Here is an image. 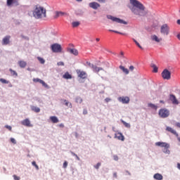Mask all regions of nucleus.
I'll return each mask as SVG.
<instances>
[{"label":"nucleus","instance_id":"13","mask_svg":"<svg viewBox=\"0 0 180 180\" xmlns=\"http://www.w3.org/2000/svg\"><path fill=\"white\" fill-rule=\"evenodd\" d=\"M21 124H22V126H26L27 127H33V125L30 124V120L28 118L21 121Z\"/></svg>","mask_w":180,"mask_h":180},{"label":"nucleus","instance_id":"37","mask_svg":"<svg viewBox=\"0 0 180 180\" xmlns=\"http://www.w3.org/2000/svg\"><path fill=\"white\" fill-rule=\"evenodd\" d=\"M37 60L39 61V63L41 64H44V63H46V60H44V58L40 57V56H38L37 57Z\"/></svg>","mask_w":180,"mask_h":180},{"label":"nucleus","instance_id":"21","mask_svg":"<svg viewBox=\"0 0 180 180\" xmlns=\"http://www.w3.org/2000/svg\"><path fill=\"white\" fill-rule=\"evenodd\" d=\"M169 147H171V146H170L169 143L167 147H165V148L162 149V152H163L165 154H170V153H171V151L169 150Z\"/></svg>","mask_w":180,"mask_h":180},{"label":"nucleus","instance_id":"8","mask_svg":"<svg viewBox=\"0 0 180 180\" xmlns=\"http://www.w3.org/2000/svg\"><path fill=\"white\" fill-rule=\"evenodd\" d=\"M161 75L163 79H167V81H169V79H171V72H169V70H168L167 69L163 70Z\"/></svg>","mask_w":180,"mask_h":180},{"label":"nucleus","instance_id":"1","mask_svg":"<svg viewBox=\"0 0 180 180\" xmlns=\"http://www.w3.org/2000/svg\"><path fill=\"white\" fill-rule=\"evenodd\" d=\"M129 2L131 5L128 4L127 8L130 9L131 12L134 13V15H136L137 16H146V7L144 5L141 4V2L138 0H129Z\"/></svg>","mask_w":180,"mask_h":180},{"label":"nucleus","instance_id":"45","mask_svg":"<svg viewBox=\"0 0 180 180\" xmlns=\"http://www.w3.org/2000/svg\"><path fill=\"white\" fill-rule=\"evenodd\" d=\"M5 127L6 129H8L9 131H12V127H11L10 125H6Z\"/></svg>","mask_w":180,"mask_h":180},{"label":"nucleus","instance_id":"6","mask_svg":"<svg viewBox=\"0 0 180 180\" xmlns=\"http://www.w3.org/2000/svg\"><path fill=\"white\" fill-rule=\"evenodd\" d=\"M160 33L165 36L169 34V26L167 24H164L160 27Z\"/></svg>","mask_w":180,"mask_h":180},{"label":"nucleus","instance_id":"10","mask_svg":"<svg viewBox=\"0 0 180 180\" xmlns=\"http://www.w3.org/2000/svg\"><path fill=\"white\" fill-rule=\"evenodd\" d=\"M11 43V35H6L2 39L1 44L2 46H8Z\"/></svg>","mask_w":180,"mask_h":180},{"label":"nucleus","instance_id":"42","mask_svg":"<svg viewBox=\"0 0 180 180\" xmlns=\"http://www.w3.org/2000/svg\"><path fill=\"white\" fill-rule=\"evenodd\" d=\"M33 82H39V84H41L43 82V80H41V79L36 78V79H33Z\"/></svg>","mask_w":180,"mask_h":180},{"label":"nucleus","instance_id":"58","mask_svg":"<svg viewBox=\"0 0 180 180\" xmlns=\"http://www.w3.org/2000/svg\"><path fill=\"white\" fill-rule=\"evenodd\" d=\"M129 70H130L131 71H133V70H134V66L131 65V66L129 67Z\"/></svg>","mask_w":180,"mask_h":180},{"label":"nucleus","instance_id":"16","mask_svg":"<svg viewBox=\"0 0 180 180\" xmlns=\"http://www.w3.org/2000/svg\"><path fill=\"white\" fill-rule=\"evenodd\" d=\"M118 135V136H117ZM115 139H117L118 140H121V141H124V136L122 132H118L117 134H115Z\"/></svg>","mask_w":180,"mask_h":180},{"label":"nucleus","instance_id":"38","mask_svg":"<svg viewBox=\"0 0 180 180\" xmlns=\"http://www.w3.org/2000/svg\"><path fill=\"white\" fill-rule=\"evenodd\" d=\"M79 25V22L75 21L72 23V27H78V25Z\"/></svg>","mask_w":180,"mask_h":180},{"label":"nucleus","instance_id":"22","mask_svg":"<svg viewBox=\"0 0 180 180\" xmlns=\"http://www.w3.org/2000/svg\"><path fill=\"white\" fill-rule=\"evenodd\" d=\"M68 51L69 53H70V54H73L74 56H78V50L75 49H69Z\"/></svg>","mask_w":180,"mask_h":180},{"label":"nucleus","instance_id":"47","mask_svg":"<svg viewBox=\"0 0 180 180\" xmlns=\"http://www.w3.org/2000/svg\"><path fill=\"white\" fill-rule=\"evenodd\" d=\"M113 159L115 160V161H119V157L117 156V155H115L113 156Z\"/></svg>","mask_w":180,"mask_h":180},{"label":"nucleus","instance_id":"43","mask_svg":"<svg viewBox=\"0 0 180 180\" xmlns=\"http://www.w3.org/2000/svg\"><path fill=\"white\" fill-rule=\"evenodd\" d=\"M101 165H102V163L101 162H98L96 165H94V168H96V169H99V167H101Z\"/></svg>","mask_w":180,"mask_h":180},{"label":"nucleus","instance_id":"5","mask_svg":"<svg viewBox=\"0 0 180 180\" xmlns=\"http://www.w3.org/2000/svg\"><path fill=\"white\" fill-rule=\"evenodd\" d=\"M51 49L53 53H61L63 51V48L60 44H53L51 46Z\"/></svg>","mask_w":180,"mask_h":180},{"label":"nucleus","instance_id":"25","mask_svg":"<svg viewBox=\"0 0 180 180\" xmlns=\"http://www.w3.org/2000/svg\"><path fill=\"white\" fill-rule=\"evenodd\" d=\"M18 65H20V68H25L27 65V63L23 60H20L18 61Z\"/></svg>","mask_w":180,"mask_h":180},{"label":"nucleus","instance_id":"11","mask_svg":"<svg viewBox=\"0 0 180 180\" xmlns=\"http://www.w3.org/2000/svg\"><path fill=\"white\" fill-rule=\"evenodd\" d=\"M119 102H122V103L127 104L130 102V98L128 96H121L118 98Z\"/></svg>","mask_w":180,"mask_h":180},{"label":"nucleus","instance_id":"28","mask_svg":"<svg viewBox=\"0 0 180 180\" xmlns=\"http://www.w3.org/2000/svg\"><path fill=\"white\" fill-rule=\"evenodd\" d=\"M13 4L18 5V1L16 0H7V6H11Z\"/></svg>","mask_w":180,"mask_h":180},{"label":"nucleus","instance_id":"33","mask_svg":"<svg viewBox=\"0 0 180 180\" xmlns=\"http://www.w3.org/2000/svg\"><path fill=\"white\" fill-rule=\"evenodd\" d=\"M122 123L127 127V129H130L131 125L129 123L126 122V121H124L123 120H121Z\"/></svg>","mask_w":180,"mask_h":180},{"label":"nucleus","instance_id":"63","mask_svg":"<svg viewBox=\"0 0 180 180\" xmlns=\"http://www.w3.org/2000/svg\"><path fill=\"white\" fill-rule=\"evenodd\" d=\"M177 168H178V169H180V163L177 164Z\"/></svg>","mask_w":180,"mask_h":180},{"label":"nucleus","instance_id":"12","mask_svg":"<svg viewBox=\"0 0 180 180\" xmlns=\"http://www.w3.org/2000/svg\"><path fill=\"white\" fill-rule=\"evenodd\" d=\"M169 101L172 103L173 105H179V101L176 99V97L174 94H170L169 97Z\"/></svg>","mask_w":180,"mask_h":180},{"label":"nucleus","instance_id":"50","mask_svg":"<svg viewBox=\"0 0 180 180\" xmlns=\"http://www.w3.org/2000/svg\"><path fill=\"white\" fill-rule=\"evenodd\" d=\"M57 65H62L64 66V62H58Z\"/></svg>","mask_w":180,"mask_h":180},{"label":"nucleus","instance_id":"32","mask_svg":"<svg viewBox=\"0 0 180 180\" xmlns=\"http://www.w3.org/2000/svg\"><path fill=\"white\" fill-rule=\"evenodd\" d=\"M148 106L151 108V109H154V110H157V109H158V106L153 103H148Z\"/></svg>","mask_w":180,"mask_h":180},{"label":"nucleus","instance_id":"39","mask_svg":"<svg viewBox=\"0 0 180 180\" xmlns=\"http://www.w3.org/2000/svg\"><path fill=\"white\" fill-rule=\"evenodd\" d=\"M132 40L135 42V44H136V46L141 49V50H143L142 46H140V44L135 39H132Z\"/></svg>","mask_w":180,"mask_h":180},{"label":"nucleus","instance_id":"34","mask_svg":"<svg viewBox=\"0 0 180 180\" xmlns=\"http://www.w3.org/2000/svg\"><path fill=\"white\" fill-rule=\"evenodd\" d=\"M152 40H153L154 41H157V43H160V41H161L160 39H158V37H157V35H153L152 37Z\"/></svg>","mask_w":180,"mask_h":180},{"label":"nucleus","instance_id":"61","mask_svg":"<svg viewBox=\"0 0 180 180\" xmlns=\"http://www.w3.org/2000/svg\"><path fill=\"white\" fill-rule=\"evenodd\" d=\"M120 56H121V57H124V53L123 52H120Z\"/></svg>","mask_w":180,"mask_h":180},{"label":"nucleus","instance_id":"31","mask_svg":"<svg viewBox=\"0 0 180 180\" xmlns=\"http://www.w3.org/2000/svg\"><path fill=\"white\" fill-rule=\"evenodd\" d=\"M64 15H67V13H64L63 11H57L56 13V18H58V16H64Z\"/></svg>","mask_w":180,"mask_h":180},{"label":"nucleus","instance_id":"51","mask_svg":"<svg viewBox=\"0 0 180 180\" xmlns=\"http://www.w3.org/2000/svg\"><path fill=\"white\" fill-rule=\"evenodd\" d=\"M35 101H37L39 102V103H43V101H42L41 100H40V98H37L35 99Z\"/></svg>","mask_w":180,"mask_h":180},{"label":"nucleus","instance_id":"24","mask_svg":"<svg viewBox=\"0 0 180 180\" xmlns=\"http://www.w3.org/2000/svg\"><path fill=\"white\" fill-rule=\"evenodd\" d=\"M63 78L65 79H71L72 78V75H71L68 72H66L63 75Z\"/></svg>","mask_w":180,"mask_h":180},{"label":"nucleus","instance_id":"20","mask_svg":"<svg viewBox=\"0 0 180 180\" xmlns=\"http://www.w3.org/2000/svg\"><path fill=\"white\" fill-rule=\"evenodd\" d=\"M153 178H154V179H156V180H162L163 179L162 174H161L160 173L155 174L153 176Z\"/></svg>","mask_w":180,"mask_h":180},{"label":"nucleus","instance_id":"27","mask_svg":"<svg viewBox=\"0 0 180 180\" xmlns=\"http://www.w3.org/2000/svg\"><path fill=\"white\" fill-rule=\"evenodd\" d=\"M150 67H151V68H153V72H155V73L158 72V67H157V65H155V64L151 63Z\"/></svg>","mask_w":180,"mask_h":180},{"label":"nucleus","instance_id":"15","mask_svg":"<svg viewBox=\"0 0 180 180\" xmlns=\"http://www.w3.org/2000/svg\"><path fill=\"white\" fill-rule=\"evenodd\" d=\"M155 146H157L158 147H162V148H165V147H168V145L169 143H167V142H161V141H159V142H156L155 143Z\"/></svg>","mask_w":180,"mask_h":180},{"label":"nucleus","instance_id":"55","mask_svg":"<svg viewBox=\"0 0 180 180\" xmlns=\"http://www.w3.org/2000/svg\"><path fill=\"white\" fill-rule=\"evenodd\" d=\"M98 2H101V4H105V2H106L105 0H97Z\"/></svg>","mask_w":180,"mask_h":180},{"label":"nucleus","instance_id":"36","mask_svg":"<svg viewBox=\"0 0 180 180\" xmlns=\"http://www.w3.org/2000/svg\"><path fill=\"white\" fill-rule=\"evenodd\" d=\"M109 32H112L113 33H117L118 34H122V36H126V33L120 32L119 31L109 30Z\"/></svg>","mask_w":180,"mask_h":180},{"label":"nucleus","instance_id":"41","mask_svg":"<svg viewBox=\"0 0 180 180\" xmlns=\"http://www.w3.org/2000/svg\"><path fill=\"white\" fill-rule=\"evenodd\" d=\"M32 165H33V167H35L37 171H39V165H37V164H36V162H34V161L32 162Z\"/></svg>","mask_w":180,"mask_h":180},{"label":"nucleus","instance_id":"18","mask_svg":"<svg viewBox=\"0 0 180 180\" xmlns=\"http://www.w3.org/2000/svg\"><path fill=\"white\" fill-rule=\"evenodd\" d=\"M0 82H1L2 84H8L9 88H12V86H13L12 85V83H11V82H9L8 80H6L5 79H2V78L0 79Z\"/></svg>","mask_w":180,"mask_h":180},{"label":"nucleus","instance_id":"53","mask_svg":"<svg viewBox=\"0 0 180 180\" xmlns=\"http://www.w3.org/2000/svg\"><path fill=\"white\" fill-rule=\"evenodd\" d=\"M83 115H88V110L86 109L83 110Z\"/></svg>","mask_w":180,"mask_h":180},{"label":"nucleus","instance_id":"52","mask_svg":"<svg viewBox=\"0 0 180 180\" xmlns=\"http://www.w3.org/2000/svg\"><path fill=\"white\" fill-rule=\"evenodd\" d=\"M58 126V127H60L61 129H64V124H63V123L59 124Z\"/></svg>","mask_w":180,"mask_h":180},{"label":"nucleus","instance_id":"59","mask_svg":"<svg viewBox=\"0 0 180 180\" xmlns=\"http://www.w3.org/2000/svg\"><path fill=\"white\" fill-rule=\"evenodd\" d=\"M113 176H114V178H117V173L114 172L113 173Z\"/></svg>","mask_w":180,"mask_h":180},{"label":"nucleus","instance_id":"26","mask_svg":"<svg viewBox=\"0 0 180 180\" xmlns=\"http://www.w3.org/2000/svg\"><path fill=\"white\" fill-rule=\"evenodd\" d=\"M50 120H51L52 123H58L60 122L56 116L50 117Z\"/></svg>","mask_w":180,"mask_h":180},{"label":"nucleus","instance_id":"44","mask_svg":"<svg viewBox=\"0 0 180 180\" xmlns=\"http://www.w3.org/2000/svg\"><path fill=\"white\" fill-rule=\"evenodd\" d=\"M67 167H68V162L65 161L63 165V168L65 169Z\"/></svg>","mask_w":180,"mask_h":180},{"label":"nucleus","instance_id":"40","mask_svg":"<svg viewBox=\"0 0 180 180\" xmlns=\"http://www.w3.org/2000/svg\"><path fill=\"white\" fill-rule=\"evenodd\" d=\"M41 84L42 86H44V88H46V89H50V86H49V84L45 83L44 81H42V82Z\"/></svg>","mask_w":180,"mask_h":180},{"label":"nucleus","instance_id":"60","mask_svg":"<svg viewBox=\"0 0 180 180\" xmlns=\"http://www.w3.org/2000/svg\"><path fill=\"white\" fill-rule=\"evenodd\" d=\"M79 12L80 13H77V15H84V12H82V11L79 10Z\"/></svg>","mask_w":180,"mask_h":180},{"label":"nucleus","instance_id":"54","mask_svg":"<svg viewBox=\"0 0 180 180\" xmlns=\"http://www.w3.org/2000/svg\"><path fill=\"white\" fill-rule=\"evenodd\" d=\"M175 126H176V127H179L180 129V122H176Z\"/></svg>","mask_w":180,"mask_h":180},{"label":"nucleus","instance_id":"3","mask_svg":"<svg viewBox=\"0 0 180 180\" xmlns=\"http://www.w3.org/2000/svg\"><path fill=\"white\" fill-rule=\"evenodd\" d=\"M84 65H86V67H89V68H91L93 72H96L97 74L98 72H99V71H103V68L97 67L96 65L91 63L90 62H86Z\"/></svg>","mask_w":180,"mask_h":180},{"label":"nucleus","instance_id":"2","mask_svg":"<svg viewBox=\"0 0 180 180\" xmlns=\"http://www.w3.org/2000/svg\"><path fill=\"white\" fill-rule=\"evenodd\" d=\"M34 17L36 19H41V15L46 18V9L41 6H37L33 12Z\"/></svg>","mask_w":180,"mask_h":180},{"label":"nucleus","instance_id":"48","mask_svg":"<svg viewBox=\"0 0 180 180\" xmlns=\"http://www.w3.org/2000/svg\"><path fill=\"white\" fill-rule=\"evenodd\" d=\"M11 141L13 144H16V140L14 138H11Z\"/></svg>","mask_w":180,"mask_h":180},{"label":"nucleus","instance_id":"19","mask_svg":"<svg viewBox=\"0 0 180 180\" xmlns=\"http://www.w3.org/2000/svg\"><path fill=\"white\" fill-rule=\"evenodd\" d=\"M63 101V105H65V106H68V108H70V109H72V103H70V101H68V100H62Z\"/></svg>","mask_w":180,"mask_h":180},{"label":"nucleus","instance_id":"29","mask_svg":"<svg viewBox=\"0 0 180 180\" xmlns=\"http://www.w3.org/2000/svg\"><path fill=\"white\" fill-rule=\"evenodd\" d=\"M9 71L12 77H13L14 78H16L18 77V72H16V71L12 70L11 68L9 69Z\"/></svg>","mask_w":180,"mask_h":180},{"label":"nucleus","instance_id":"62","mask_svg":"<svg viewBox=\"0 0 180 180\" xmlns=\"http://www.w3.org/2000/svg\"><path fill=\"white\" fill-rule=\"evenodd\" d=\"M127 174H128V175H131V174L130 173V172H129L128 170H126Z\"/></svg>","mask_w":180,"mask_h":180},{"label":"nucleus","instance_id":"49","mask_svg":"<svg viewBox=\"0 0 180 180\" xmlns=\"http://www.w3.org/2000/svg\"><path fill=\"white\" fill-rule=\"evenodd\" d=\"M110 101H112V99H110V98H105V102H106V103H108V102H110Z\"/></svg>","mask_w":180,"mask_h":180},{"label":"nucleus","instance_id":"56","mask_svg":"<svg viewBox=\"0 0 180 180\" xmlns=\"http://www.w3.org/2000/svg\"><path fill=\"white\" fill-rule=\"evenodd\" d=\"M76 158V160H77V161H80L81 158H79V157L78 156V155L75 156Z\"/></svg>","mask_w":180,"mask_h":180},{"label":"nucleus","instance_id":"14","mask_svg":"<svg viewBox=\"0 0 180 180\" xmlns=\"http://www.w3.org/2000/svg\"><path fill=\"white\" fill-rule=\"evenodd\" d=\"M89 6L92 9L96 10L98 9V8H101V4L94 1V2L89 3Z\"/></svg>","mask_w":180,"mask_h":180},{"label":"nucleus","instance_id":"23","mask_svg":"<svg viewBox=\"0 0 180 180\" xmlns=\"http://www.w3.org/2000/svg\"><path fill=\"white\" fill-rule=\"evenodd\" d=\"M30 108H31V110H32V112H35V113H39L40 108L36 107L34 105H31Z\"/></svg>","mask_w":180,"mask_h":180},{"label":"nucleus","instance_id":"64","mask_svg":"<svg viewBox=\"0 0 180 180\" xmlns=\"http://www.w3.org/2000/svg\"><path fill=\"white\" fill-rule=\"evenodd\" d=\"M176 23H177V25H180V20H177Z\"/></svg>","mask_w":180,"mask_h":180},{"label":"nucleus","instance_id":"30","mask_svg":"<svg viewBox=\"0 0 180 180\" xmlns=\"http://www.w3.org/2000/svg\"><path fill=\"white\" fill-rule=\"evenodd\" d=\"M120 69L122 70V71H123V72H124V74L127 75L129 74V69L124 68V66L120 65Z\"/></svg>","mask_w":180,"mask_h":180},{"label":"nucleus","instance_id":"46","mask_svg":"<svg viewBox=\"0 0 180 180\" xmlns=\"http://www.w3.org/2000/svg\"><path fill=\"white\" fill-rule=\"evenodd\" d=\"M13 176L15 180H20V177L16 176V174H14Z\"/></svg>","mask_w":180,"mask_h":180},{"label":"nucleus","instance_id":"57","mask_svg":"<svg viewBox=\"0 0 180 180\" xmlns=\"http://www.w3.org/2000/svg\"><path fill=\"white\" fill-rule=\"evenodd\" d=\"M70 154H72V155H73V157H75L77 155V154L72 151L70 150Z\"/></svg>","mask_w":180,"mask_h":180},{"label":"nucleus","instance_id":"4","mask_svg":"<svg viewBox=\"0 0 180 180\" xmlns=\"http://www.w3.org/2000/svg\"><path fill=\"white\" fill-rule=\"evenodd\" d=\"M107 19H110V20H112V22H116V23H120L121 25H127V22L116 17H113V15H108Z\"/></svg>","mask_w":180,"mask_h":180},{"label":"nucleus","instance_id":"35","mask_svg":"<svg viewBox=\"0 0 180 180\" xmlns=\"http://www.w3.org/2000/svg\"><path fill=\"white\" fill-rule=\"evenodd\" d=\"M83 101L82 98L77 96L75 98L76 103H81Z\"/></svg>","mask_w":180,"mask_h":180},{"label":"nucleus","instance_id":"7","mask_svg":"<svg viewBox=\"0 0 180 180\" xmlns=\"http://www.w3.org/2000/svg\"><path fill=\"white\" fill-rule=\"evenodd\" d=\"M159 116L162 119H165L169 116V110L167 108H162L159 110Z\"/></svg>","mask_w":180,"mask_h":180},{"label":"nucleus","instance_id":"17","mask_svg":"<svg viewBox=\"0 0 180 180\" xmlns=\"http://www.w3.org/2000/svg\"><path fill=\"white\" fill-rule=\"evenodd\" d=\"M166 130L167 131H169L170 133L174 134V136L178 137V133L176 132V131L174 130V129L171 128V127H167Z\"/></svg>","mask_w":180,"mask_h":180},{"label":"nucleus","instance_id":"9","mask_svg":"<svg viewBox=\"0 0 180 180\" xmlns=\"http://www.w3.org/2000/svg\"><path fill=\"white\" fill-rule=\"evenodd\" d=\"M76 72L79 77V78H82V79H85L86 77H88V74L86 73V72L82 71L81 70H77Z\"/></svg>","mask_w":180,"mask_h":180}]
</instances>
